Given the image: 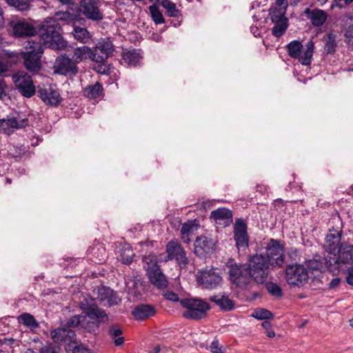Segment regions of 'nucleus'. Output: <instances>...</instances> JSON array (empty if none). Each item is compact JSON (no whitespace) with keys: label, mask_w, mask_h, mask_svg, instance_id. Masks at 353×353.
Wrapping results in <instances>:
<instances>
[{"label":"nucleus","mask_w":353,"mask_h":353,"mask_svg":"<svg viewBox=\"0 0 353 353\" xmlns=\"http://www.w3.org/2000/svg\"><path fill=\"white\" fill-rule=\"evenodd\" d=\"M39 33L40 40L48 48L63 50L67 46V42L61 35V27L57 19L47 18L41 25Z\"/></svg>","instance_id":"1"},{"label":"nucleus","mask_w":353,"mask_h":353,"mask_svg":"<svg viewBox=\"0 0 353 353\" xmlns=\"http://www.w3.org/2000/svg\"><path fill=\"white\" fill-rule=\"evenodd\" d=\"M248 275L257 283H263L267 279L270 267V261L262 254L250 256L248 259Z\"/></svg>","instance_id":"2"},{"label":"nucleus","mask_w":353,"mask_h":353,"mask_svg":"<svg viewBox=\"0 0 353 353\" xmlns=\"http://www.w3.org/2000/svg\"><path fill=\"white\" fill-rule=\"evenodd\" d=\"M26 52H23V65L28 71L34 74L41 69V58L43 50L40 42L28 41L26 46Z\"/></svg>","instance_id":"3"},{"label":"nucleus","mask_w":353,"mask_h":353,"mask_svg":"<svg viewBox=\"0 0 353 353\" xmlns=\"http://www.w3.org/2000/svg\"><path fill=\"white\" fill-rule=\"evenodd\" d=\"M181 305L187 310L183 316L188 319L200 320L207 316V312L211 309L210 305L201 299L185 298L180 301Z\"/></svg>","instance_id":"4"},{"label":"nucleus","mask_w":353,"mask_h":353,"mask_svg":"<svg viewBox=\"0 0 353 353\" xmlns=\"http://www.w3.org/2000/svg\"><path fill=\"white\" fill-rule=\"evenodd\" d=\"M143 261L150 282L158 289H164L168 287V281L156 261L155 256L150 254L143 257Z\"/></svg>","instance_id":"5"},{"label":"nucleus","mask_w":353,"mask_h":353,"mask_svg":"<svg viewBox=\"0 0 353 353\" xmlns=\"http://www.w3.org/2000/svg\"><path fill=\"white\" fill-rule=\"evenodd\" d=\"M228 279L237 287L243 288L249 283L248 265L245 263H237L230 259L226 263Z\"/></svg>","instance_id":"6"},{"label":"nucleus","mask_w":353,"mask_h":353,"mask_svg":"<svg viewBox=\"0 0 353 353\" xmlns=\"http://www.w3.org/2000/svg\"><path fill=\"white\" fill-rule=\"evenodd\" d=\"M167 255L164 261H174L181 268H187L190 260L180 242L177 240H171L165 246Z\"/></svg>","instance_id":"7"},{"label":"nucleus","mask_w":353,"mask_h":353,"mask_svg":"<svg viewBox=\"0 0 353 353\" xmlns=\"http://www.w3.org/2000/svg\"><path fill=\"white\" fill-rule=\"evenodd\" d=\"M309 274L303 264H292L285 268V280L291 286L301 287L307 283Z\"/></svg>","instance_id":"8"},{"label":"nucleus","mask_w":353,"mask_h":353,"mask_svg":"<svg viewBox=\"0 0 353 353\" xmlns=\"http://www.w3.org/2000/svg\"><path fill=\"white\" fill-rule=\"evenodd\" d=\"M12 79L16 88L23 97L30 98L35 94L36 87L32 78L25 71H18L13 74Z\"/></svg>","instance_id":"9"},{"label":"nucleus","mask_w":353,"mask_h":353,"mask_svg":"<svg viewBox=\"0 0 353 353\" xmlns=\"http://www.w3.org/2000/svg\"><path fill=\"white\" fill-rule=\"evenodd\" d=\"M336 252H338V255L336 254V252L328 254L327 259L329 264L332 263V266L336 268V272L343 270V265L353 263V246L341 247ZM329 265L330 266V265Z\"/></svg>","instance_id":"10"},{"label":"nucleus","mask_w":353,"mask_h":353,"mask_svg":"<svg viewBox=\"0 0 353 353\" xmlns=\"http://www.w3.org/2000/svg\"><path fill=\"white\" fill-rule=\"evenodd\" d=\"M284 246L279 240L270 239L266 246V258L272 267H281L285 261Z\"/></svg>","instance_id":"11"},{"label":"nucleus","mask_w":353,"mask_h":353,"mask_svg":"<svg viewBox=\"0 0 353 353\" xmlns=\"http://www.w3.org/2000/svg\"><path fill=\"white\" fill-rule=\"evenodd\" d=\"M199 282L205 289L213 290L218 288L223 282L220 271L217 268L205 269L200 272Z\"/></svg>","instance_id":"12"},{"label":"nucleus","mask_w":353,"mask_h":353,"mask_svg":"<svg viewBox=\"0 0 353 353\" xmlns=\"http://www.w3.org/2000/svg\"><path fill=\"white\" fill-rule=\"evenodd\" d=\"M114 51V46L110 39H101L93 50L91 49V59L97 63H103Z\"/></svg>","instance_id":"13"},{"label":"nucleus","mask_w":353,"mask_h":353,"mask_svg":"<svg viewBox=\"0 0 353 353\" xmlns=\"http://www.w3.org/2000/svg\"><path fill=\"white\" fill-rule=\"evenodd\" d=\"M79 307L90 319L99 321L100 323L108 319V316L105 312L99 308L97 305L93 302L92 299L84 298L80 302Z\"/></svg>","instance_id":"14"},{"label":"nucleus","mask_w":353,"mask_h":353,"mask_svg":"<svg viewBox=\"0 0 353 353\" xmlns=\"http://www.w3.org/2000/svg\"><path fill=\"white\" fill-rule=\"evenodd\" d=\"M37 94L38 97L48 105L57 106L62 101L59 89L54 85L38 86Z\"/></svg>","instance_id":"15"},{"label":"nucleus","mask_w":353,"mask_h":353,"mask_svg":"<svg viewBox=\"0 0 353 353\" xmlns=\"http://www.w3.org/2000/svg\"><path fill=\"white\" fill-rule=\"evenodd\" d=\"M246 221L240 218L234 224V238L239 250H245L248 248L249 237Z\"/></svg>","instance_id":"16"},{"label":"nucleus","mask_w":353,"mask_h":353,"mask_svg":"<svg viewBox=\"0 0 353 353\" xmlns=\"http://www.w3.org/2000/svg\"><path fill=\"white\" fill-rule=\"evenodd\" d=\"M79 10L87 19L93 21H99L103 18L99 10V0H81Z\"/></svg>","instance_id":"17"},{"label":"nucleus","mask_w":353,"mask_h":353,"mask_svg":"<svg viewBox=\"0 0 353 353\" xmlns=\"http://www.w3.org/2000/svg\"><path fill=\"white\" fill-rule=\"evenodd\" d=\"M12 34L19 38L34 36L37 31L36 28L25 19L12 20L10 22Z\"/></svg>","instance_id":"18"},{"label":"nucleus","mask_w":353,"mask_h":353,"mask_svg":"<svg viewBox=\"0 0 353 353\" xmlns=\"http://www.w3.org/2000/svg\"><path fill=\"white\" fill-rule=\"evenodd\" d=\"M28 125L27 118H23L19 114L16 116H8L6 119H0V130L10 134L14 129H21Z\"/></svg>","instance_id":"19"},{"label":"nucleus","mask_w":353,"mask_h":353,"mask_svg":"<svg viewBox=\"0 0 353 353\" xmlns=\"http://www.w3.org/2000/svg\"><path fill=\"white\" fill-rule=\"evenodd\" d=\"M78 67L71 58L63 55L56 59L54 72L62 75L74 76L78 73Z\"/></svg>","instance_id":"20"},{"label":"nucleus","mask_w":353,"mask_h":353,"mask_svg":"<svg viewBox=\"0 0 353 353\" xmlns=\"http://www.w3.org/2000/svg\"><path fill=\"white\" fill-rule=\"evenodd\" d=\"M342 234L341 228H334L332 227L329 229L325 239V248L329 252L328 254H334V252H336V250L342 247Z\"/></svg>","instance_id":"21"},{"label":"nucleus","mask_w":353,"mask_h":353,"mask_svg":"<svg viewBox=\"0 0 353 353\" xmlns=\"http://www.w3.org/2000/svg\"><path fill=\"white\" fill-rule=\"evenodd\" d=\"M214 250V243L212 240L206 236H198L194 243V253L199 258L206 257Z\"/></svg>","instance_id":"22"},{"label":"nucleus","mask_w":353,"mask_h":353,"mask_svg":"<svg viewBox=\"0 0 353 353\" xmlns=\"http://www.w3.org/2000/svg\"><path fill=\"white\" fill-rule=\"evenodd\" d=\"M328 255L327 256H321L319 254L314 256L313 259L305 261L307 268L312 271H319L323 272L327 269L330 272L334 274L336 273V268L333 267L332 263H328Z\"/></svg>","instance_id":"23"},{"label":"nucleus","mask_w":353,"mask_h":353,"mask_svg":"<svg viewBox=\"0 0 353 353\" xmlns=\"http://www.w3.org/2000/svg\"><path fill=\"white\" fill-rule=\"evenodd\" d=\"M53 341L56 343H64L65 345L76 343V334L72 329L65 327L57 328L50 332Z\"/></svg>","instance_id":"24"},{"label":"nucleus","mask_w":353,"mask_h":353,"mask_svg":"<svg viewBox=\"0 0 353 353\" xmlns=\"http://www.w3.org/2000/svg\"><path fill=\"white\" fill-rule=\"evenodd\" d=\"M341 30L344 41L349 48L353 50V15L348 14L341 18Z\"/></svg>","instance_id":"25"},{"label":"nucleus","mask_w":353,"mask_h":353,"mask_svg":"<svg viewBox=\"0 0 353 353\" xmlns=\"http://www.w3.org/2000/svg\"><path fill=\"white\" fill-rule=\"evenodd\" d=\"M86 253L89 259L95 263H103L107 257L105 248L103 244L99 242L90 246Z\"/></svg>","instance_id":"26"},{"label":"nucleus","mask_w":353,"mask_h":353,"mask_svg":"<svg viewBox=\"0 0 353 353\" xmlns=\"http://www.w3.org/2000/svg\"><path fill=\"white\" fill-rule=\"evenodd\" d=\"M210 218L216 224L228 226L232 221V212L225 208H220L211 212Z\"/></svg>","instance_id":"27"},{"label":"nucleus","mask_w":353,"mask_h":353,"mask_svg":"<svg viewBox=\"0 0 353 353\" xmlns=\"http://www.w3.org/2000/svg\"><path fill=\"white\" fill-rule=\"evenodd\" d=\"M304 13L310 19L312 24L316 27L323 26L327 18V13L321 9L311 10L307 8L305 10Z\"/></svg>","instance_id":"28"},{"label":"nucleus","mask_w":353,"mask_h":353,"mask_svg":"<svg viewBox=\"0 0 353 353\" xmlns=\"http://www.w3.org/2000/svg\"><path fill=\"white\" fill-rule=\"evenodd\" d=\"M210 301L214 303L223 312L232 311L234 308L235 303L228 296L223 294H219L211 296Z\"/></svg>","instance_id":"29"},{"label":"nucleus","mask_w":353,"mask_h":353,"mask_svg":"<svg viewBox=\"0 0 353 353\" xmlns=\"http://www.w3.org/2000/svg\"><path fill=\"white\" fill-rule=\"evenodd\" d=\"M121 55L122 59L129 66L137 65L142 59L141 50L137 49L123 50Z\"/></svg>","instance_id":"30"},{"label":"nucleus","mask_w":353,"mask_h":353,"mask_svg":"<svg viewBox=\"0 0 353 353\" xmlns=\"http://www.w3.org/2000/svg\"><path fill=\"white\" fill-rule=\"evenodd\" d=\"M137 320H144L155 314V308L148 304H141L137 306L132 312Z\"/></svg>","instance_id":"31"},{"label":"nucleus","mask_w":353,"mask_h":353,"mask_svg":"<svg viewBox=\"0 0 353 353\" xmlns=\"http://www.w3.org/2000/svg\"><path fill=\"white\" fill-rule=\"evenodd\" d=\"M103 86L99 82L86 85L83 90V95L90 99H96L103 94Z\"/></svg>","instance_id":"32"},{"label":"nucleus","mask_w":353,"mask_h":353,"mask_svg":"<svg viewBox=\"0 0 353 353\" xmlns=\"http://www.w3.org/2000/svg\"><path fill=\"white\" fill-rule=\"evenodd\" d=\"M72 34L74 38L82 43H87L91 39V34L85 28L73 26Z\"/></svg>","instance_id":"33"},{"label":"nucleus","mask_w":353,"mask_h":353,"mask_svg":"<svg viewBox=\"0 0 353 353\" xmlns=\"http://www.w3.org/2000/svg\"><path fill=\"white\" fill-rule=\"evenodd\" d=\"M87 57L91 59V49L88 46H82L74 49L72 59L77 64Z\"/></svg>","instance_id":"34"},{"label":"nucleus","mask_w":353,"mask_h":353,"mask_svg":"<svg viewBox=\"0 0 353 353\" xmlns=\"http://www.w3.org/2000/svg\"><path fill=\"white\" fill-rule=\"evenodd\" d=\"M19 323L26 325L31 329H36L39 327V324L34 316L29 313H23L18 316Z\"/></svg>","instance_id":"35"},{"label":"nucleus","mask_w":353,"mask_h":353,"mask_svg":"<svg viewBox=\"0 0 353 353\" xmlns=\"http://www.w3.org/2000/svg\"><path fill=\"white\" fill-rule=\"evenodd\" d=\"M109 335L114 340L115 345L119 346L124 343V338L121 336L122 330L119 325L114 324L109 327Z\"/></svg>","instance_id":"36"},{"label":"nucleus","mask_w":353,"mask_h":353,"mask_svg":"<svg viewBox=\"0 0 353 353\" xmlns=\"http://www.w3.org/2000/svg\"><path fill=\"white\" fill-rule=\"evenodd\" d=\"M286 48L288 55L293 59H296L301 55L303 45L299 41L294 40L287 45Z\"/></svg>","instance_id":"37"},{"label":"nucleus","mask_w":353,"mask_h":353,"mask_svg":"<svg viewBox=\"0 0 353 353\" xmlns=\"http://www.w3.org/2000/svg\"><path fill=\"white\" fill-rule=\"evenodd\" d=\"M306 50L303 55H300L299 61L302 65H309L311 63V59L313 55L314 44L312 41H310L306 44Z\"/></svg>","instance_id":"38"},{"label":"nucleus","mask_w":353,"mask_h":353,"mask_svg":"<svg viewBox=\"0 0 353 353\" xmlns=\"http://www.w3.org/2000/svg\"><path fill=\"white\" fill-rule=\"evenodd\" d=\"M336 36L332 32L326 35L324 50L327 54H334L336 48Z\"/></svg>","instance_id":"39"},{"label":"nucleus","mask_w":353,"mask_h":353,"mask_svg":"<svg viewBox=\"0 0 353 353\" xmlns=\"http://www.w3.org/2000/svg\"><path fill=\"white\" fill-rule=\"evenodd\" d=\"M274 26L272 29V33L275 37H281L288 28V19H283L279 22H274Z\"/></svg>","instance_id":"40"},{"label":"nucleus","mask_w":353,"mask_h":353,"mask_svg":"<svg viewBox=\"0 0 353 353\" xmlns=\"http://www.w3.org/2000/svg\"><path fill=\"white\" fill-rule=\"evenodd\" d=\"M66 353H92V351L84 345L70 343L65 345Z\"/></svg>","instance_id":"41"},{"label":"nucleus","mask_w":353,"mask_h":353,"mask_svg":"<svg viewBox=\"0 0 353 353\" xmlns=\"http://www.w3.org/2000/svg\"><path fill=\"white\" fill-rule=\"evenodd\" d=\"M134 256V252L130 245L124 246L120 250L119 258L124 264L128 265L131 263Z\"/></svg>","instance_id":"42"},{"label":"nucleus","mask_w":353,"mask_h":353,"mask_svg":"<svg viewBox=\"0 0 353 353\" xmlns=\"http://www.w3.org/2000/svg\"><path fill=\"white\" fill-rule=\"evenodd\" d=\"M112 290L105 286H101L95 288L93 290V294L96 296V299L101 303L106 301L109 294H111Z\"/></svg>","instance_id":"43"},{"label":"nucleus","mask_w":353,"mask_h":353,"mask_svg":"<svg viewBox=\"0 0 353 353\" xmlns=\"http://www.w3.org/2000/svg\"><path fill=\"white\" fill-rule=\"evenodd\" d=\"M150 16L156 24L165 23L164 17L160 11L159 7L155 3L149 6Z\"/></svg>","instance_id":"44"},{"label":"nucleus","mask_w":353,"mask_h":353,"mask_svg":"<svg viewBox=\"0 0 353 353\" xmlns=\"http://www.w3.org/2000/svg\"><path fill=\"white\" fill-rule=\"evenodd\" d=\"M162 6L165 9L166 13L171 17H179L181 15L179 10L176 8L175 3L169 1L163 0Z\"/></svg>","instance_id":"45"},{"label":"nucleus","mask_w":353,"mask_h":353,"mask_svg":"<svg viewBox=\"0 0 353 353\" xmlns=\"http://www.w3.org/2000/svg\"><path fill=\"white\" fill-rule=\"evenodd\" d=\"M83 321H85V316L81 315H74L66 320L63 326L68 329L79 327H81Z\"/></svg>","instance_id":"46"},{"label":"nucleus","mask_w":353,"mask_h":353,"mask_svg":"<svg viewBox=\"0 0 353 353\" xmlns=\"http://www.w3.org/2000/svg\"><path fill=\"white\" fill-rule=\"evenodd\" d=\"M32 0H6L7 3L14 7L18 10L25 11L30 8V2Z\"/></svg>","instance_id":"47"},{"label":"nucleus","mask_w":353,"mask_h":353,"mask_svg":"<svg viewBox=\"0 0 353 353\" xmlns=\"http://www.w3.org/2000/svg\"><path fill=\"white\" fill-rule=\"evenodd\" d=\"M285 8H275L274 10H270L269 14L270 19L274 23L279 22L283 19H287L285 17Z\"/></svg>","instance_id":"48"},{"label":"nucleus","mask_w":353,"mask_h":353,"mask_svg":"<svg viewBox=\"0 0 353 353\" xmlns=\"http://www.w3.org/2000/svg\"><path fill=\"white\" fill-rule=\"evenodd\" d=\"M40 343L41 346L36 348L39 353H59L60 347L53 344L52 342L48 341L45 343L40 342Z\"/></svg>","instance_id":"49"},{"label":"nucleus","mask_w":353,"mask_h":353,"mask_svg":"<svg viewBox=\"0 0 353 353\" xmlns=\"http://www.w3.org/2000/svg\"><path fill=\"white\" fill-rule=\"evenodd\" d=\"M26 152V148L23 145H10L8 146V155L12 158L21 157Z\"/></svg>","instance_id":"50"},{"label":"nucleus","mask_w":353,"mask_h":353,"mask_svg":"<svg viewBox=\"0 0 353 353\" xmlns=\"http://www.w3.org/2000/svg\"><path fill=\"white\" fill-rule=\"evenodd\" d=\"M252 316L254 317L255 319H259V320H263V319H271L273 318V314L264 308H258L254 311Z\"/></svg>","instance_id":"51"},{"label":"nucleus","mask_w":353,"mask_h":353,"mask_svg":"<svg viewBox=\"0 0 353 353\" xmlns=\"http://www.w3.org/2000/svg\"><path fill=\"white\" fill-rule=\"evenodd\" d=\"M265 288L268 290V292L273 296L279 298L283 296V292L281 288L275 283H266Z\"/></svg>","instance_id":"52"},{"label":"nucleus","mask_w":353,"mask_h":353,"mask_svg":"<svg viewBox=\"0 0 353 353\" xmlns=\"http://www.w3.org/2000/svg\"><path fill=\"white\" fill-rule=\"evenodd\" d=\"M100 323L96 321H83L81 327L90 333H95L99 328Z\"/></svg>","instance_id":"53"},{"label":"nucleus","mask_w":353,"mask_h":353,"mask_svg":"<svg viewBox=\"0 0 353 353\" xmlns=\"http://www.w3.org/2000/svg\"><path fill=\"white\" fill-rule=\"evenodd\" d=\"M196 230V227L194 225L192 221H188L182 225L181 228V234L192 236L194 234Z\"/></svg>","instance_id":"54"},{"label":"nucleus","mask_w":353,"mask_h":353,"mask_svg":"<svg viewBox=\"0 0 353 353\" xmlns=\"http://www.w3.org/2000/svg\"><path fill=\"white\" fill-rule=\"evenodd\" d=\"M106 301L109 306L116 305L121 302V299L118 296L117 292L112 290V293L108 295Z\"/></svg>","instance_id":"55"},{"label":"nucleus","mask_w":353,"mask_h":353,"mask_svg":"<svg viewBox=\"0 0 353 353\" xmlns=\"http://www.w3.org/2000/svg\"><path fill=\"white\" fill-rule=\"evenodd\" d=\"M209 349L213 353H223V346L220 345L217 339L211 342Z\"/></svg>","instance_id":"56"},{"label":"nucleus","mask_w":353,"mask_h":353,"mask_svg":"<svg viewBox=\"0 0 353 353\" xmlns=\"http://www.w3.org/2000/svg\"><path fill=\"white\" fill-rule=\"evenodd\" d=\"M57 19L64 21L67 23H69L73 20V15L68 12H64L59 14H57Z\"/></svg>","instance_id":"57"},{"label":"nucleus","mask_w":353,"mask_h":353,"mask_svg":"<svg viewBox=\"0 0 353 353\" xmlns=\"http://www.w3.org/2000/svg\"><path fill=\"white\" fill-rule=\"evenodd\" d=\"M353 0H334L332 4V8L337 7L339 8H345L346 6L350 5Z\"/></svg>","instance_id":"58"},{"label":"nucleus","mask_w":353,"mask_h":353,"mask_svg":"<svg viewBox=\"0 0 353 353\" xmlns=\"http://www.w3.org/2000/svg\"><path fill=\"white\" fill-rule=\"evenodd\" d=\"M164 296L167 300L172 301V302H178V301L180 302V301H181V299H179L178 294L172 291L166 292L164 294Z\"/></svg>","instance_id":"59"},{"label":"nucleus","mask_w":353,"mask_h":353,"mask_svg":"<svg viewBox=\"0 0 353 353\" xmlns=\"http://www.w3.org/2000/svg\"><path fill=\"white\" fill-rule=\"evenodd\" d=\"M341 279L339 277L333 278L330 282L327 284V288L329 290H336L340 285Z\"/></svg>","instance_id":"60"},{"label":"nucleus","mask_w":353,"mask_h":353,"mask_svg":"<svg viewBox=\"0 0 353 353\" xmlns=\"http://www.w3.org/2000/svg\"><path fill=\"white\" fill-rule=\"evenodd\" d=\"M346 282L349 285H353V268H349L347 269V275L346 276Z\"/></svg>","instance_id":"61"},{"label":"nucleus","mask_w":353,"mask_h":353,"mask_svg":"<svg viewBox=\"0 0 353 353\" xmlns=\"http://www.w3.org/2000/svg\"><path fill=\"white\" fill-rule=\"evenodd\" d=\"M6 84L3 80L0 79V99L3 98V97L6 96Z\"/></svg>","instance_id":"62"},{"label":"nucleus","mask_w":353,"mask_h":353,"mask_svg":"<svg viewBox=\"0 0 353 353\" xmlns=\"http://www.w3.org/2000/svg\"><path fill=\"white\" fill-rule=\"evenodd\" d=\"M276 8H285L287 7V0H276Z\"/></svg>","instance_id":"63"},{"label":"nucleus","mask_w":353,"mask_h":353,"mask_svg":"<svg viewBox=\"0 0 353 353\" xmlns=\"http://www.w3.org/2000/svg\"><path fill=\"white\" fill-rule=\"evenodd\" d=\"M256 190L261 194H265L267 192V187L264 185H257Z\"/></svg>","instance_id":"64"}]
</instances>
